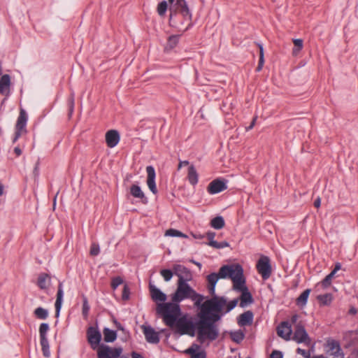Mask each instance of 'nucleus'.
Wrapping results in <instances>:
<instances>
[{
    "instance_id": "1",
    "label": "nucleus",
    "mask_w": 358,
    "mask_h": 358,
    "mask_svg": "<svg viewBox=\"0 0 358 358\" xmlns=\"http://www.w3.org/2000/svg\"><path fill=\"white\" fill-rule=\"evenodd\" d=\"M195 315V321L187 315L181 316V309L156 310L157 314L162 318L164 323L180 336L188 335L194 337L196 332V341L203 344L206 341H215L220 335L217 325L219 315L217 309L200 308Z\"/></svg>"
},
{
    "instance_id": "2",
    "label": "nucleus",
    "mask_w": 358,
    "mask_h": 358,
    "mask_svg": "<svg viewBox=\"0 0 358 358\" xmlns=\"http://www.w3.org/2000/svg\"><path fill=\"white\" fill-rule=\"evenodd\" d=\"M189 299L194 301V305L197 309L211 308L217 309L220 306L219 298L213 297L206 299L205 296L197 293L189 284L188 282L180 279L177 282V288L171 295V302L162 303L157 304L156 310L173 309L179 310L180 306L179 303L185 299Z\"/></svg>"
},
{
    "instance_id": "3",
    "label": "nucleus",
    "mask_w": 358,
    "mask_h": 358,
    "mask_svg": "<svg viewBox=\"0 0 358 358\" xmlns=\"http://www.w3.org/2000/svg\"><path fill=\"white\" fill-rule=\"evenodd\" d=\"M229 278L233 283V289L243 283H246L243 266L238 264H225L222 266L217 273H211L206 276L207 289L210 294H214L215 287L220 279Z\"/></svg>"
},
{
    "instance_id": "4",
    "label": "nucleus",
    "mask_w": 358,
    "mask_h": 358,
    "mask_svg": "<svg viewBox=\"0 0 358 358\" xmlns=\"http://www.w3.org/2000/svg\"><path fill=\"white\" fill-rule=\"evenodd\" d=\"M169 6V24L171 27L181 30V26L183 21H189L188 25L182 32L187 31L194 24L192 20V13L185 0H168Z\"/></svg>"
},
{
    "instance_id": "5",
    "label": "nucleus",
    "mask_w": 358,
    "mask_h": 358,
    "mask_svg": "<svg viewBox=\"0 0 358 358\" xmlns=\"http://www.w3.org/2000/svg\"><path fill=\"white\" fill-rule=\"evenodd\" d=\"M87 342L90 345L92 350H97V357L100 358V355L106 352V348H110V352H108L110 357L113 354L114 349H120L121 353H122L123 349L122 347L112 348L108 345L101 343V334L99 331L98 322H96L95 326H90L87 329Z\"/></svg>"
},
{
    "instance_id": "6",
    "label": "nucleus",
    "mask_w": 358,
    "mask_h": 358,
    "mask_svg": "<svg viewBox=\"0 0 358 358\" xmlns=\"http://www.w3.org/2000/svg\"><path fill=\"white\" fill-rule=\"evenodd\" d=\"M256 268L264 280H268L272 273L271 259L268 256L262 255L256 264Z\"/></svg>"
},
{
    "instance_id": "7",
    "label": "nucleus",
    "mask_w": 358,
    "mask_h": 358,
    "mask_svg": "<svg viewBox=\"0 0 358 358\" xmlns=\"http://www.w3.org/2000/svg\"><path fill=\"white\" fill-rule=\"evenodd\" d=\"M211 298L217 297L219 298V302H220V306L217 308V314L219 315V320H217V322L222 319V316L232 310L238 304V298L234 299L227 303V299L224 296H220L217 295L215 293L214 294H210Z\"/></svg>"
},
{
    "instance_id": "8",
    "label": "nucleus",
    "mask_w": 358,
    "mask_h": 358,
    "mask_svg": "<svg viewBox=\"0 0 358 358\" xmlns=\"http://www.w3.org/2000/svg\"><path fill=\"white\" fill-rule=\"evenodd\" d=\"M292 339L297 343H304L307 346L311 345V339L301 322L296 324Z\"/></svg>"
},
{
    "instance_id": "9",
    "label": "nucleus",
    "mask_w": 358,
    "mask_h": 358,
    "mask_svg": "<svg viewBox=\"0 0 358 358\" xmlns=\"http://www.w3.org/2000/svg\"><path fill=\"white\" fill-rule=\"evenodd\" d=\"M234 289L241 293L240 297L238 298V300H240L239 305L241 308H245L247 306L254 303L253 296L251 292L249 291L248 287L246 286V283H243Z\"/></svg>"
},
{
    "instance_id": "10",
    "label": "nucleus",
    "mask_w": 358,
    "mask_h": 358,
    "mask_svg": "<svg viewBox=\"0 0 358 358\" xmlns=\"http://www.w3.org/2000/svg\"><path fill=\"white\" fill-rule=\"evenodd\" d=\"M228 180L224 178H217L212 180L207 186V192L210 194H216L226 190Z\"/></svg>"
},
{
    "instance_id": "11",
    "label": "nucleus",
    "mask_w": 358,
    "mask_h": 358,
    "mask_svg": "<svg viewBox=\"0 0 358 358\" xmlns=\"http://www.w3.org/2000/svg\"><path fill=\"white\" fill-rule=\"evenodd\" d=\"M141 329L145 335V340L151 344H158L160 341L159 333L150 325H142Z\"/></svg>"
},
{
    "instance_id": "12",
    "label": "nucleus",
    "mask_w": 358,
    "mask_h": 358,
    "mask_svg": "<svg viewBox=\"0 0 358 358\" xmlns=\"http://www.w3.org/2000/svg\"><path fill=\"white\" fill-rule=\"evenodd\" d=\"M173 270L174 271L175 275L178 278V280L182 279L185 280V282H189L192 280V272L186 266L182 264H173Z\"/></svg>"
},
{
    "instance_id": "13",
    "label": "nucleus",
    "mask_w": 358,
    "mask_h": 358,
    "mask_svg": "<svg viewBox=\"0 0 358 358\" xmlns=\"http://www.w3.org/2000/svg\"><path fill=\"white\" fill-rule=\"evenodd\" d=\"M147 172V185L151 192L156 195L158 193V190L157 188L155 178H156V172L155 169L152 166H148L146 167Z\"/></svg>"
},
{
    "instance_id": "14",
    "label": "nucleus",
    "mask_w": 358,
    "mask_h": 358,
    "mask_svg": "<svg viewBox=\"0 0 358 358\" xmlns=\"http://www.w3.org/2000/svg\"><path fill=\"white\" fill-rule=\"evenodd\" d=\"M277 334L279 337L285 341L290 340L292 334V326L289 321H283L280 323L276 329Z\"/></svg>"
},
{
    "instance_id": "15",
    "label": "nucleus",
    "mask_w": 358,
    "mask_h": 358,
    "mask_svg": "<svg viewBox=\"0 0 358 358\" xmlns=\"http://www.w3.org/2000/svg\"><path fill=\"white\" fill-rule=\"evenodd\" d=\"M184 353L190 356L191 358H206L207 354L200 345L192 343L189 348L184 351Z\"/></svg>"
},
{
    "instance_id": "16",
    "label": "nucleus",
    "mask_w": 358,
    "mask_h": 358,
    "mask_svg": "<svg viewBox=\"0 0 358 358\" xmlns=\"http://www.w3.org/2000/svg\"><path fill=\"white\" fill-rule=\"evenodd\" d=\"M149 290L152 299L158 303H166L167 296L160 289L152 285L151 282L149 284Z\"/></svg>"
},
{
    "instance_id": "17",
    "label": "nucleus",
    "mask_w": 358,
    "mask_h": 358,
    "mask_svg": "<svg viewBox=\"0 0 358 358\" xmlns=\"http://www.w3.org/2000/svg\"><path fill=\"white\" fill-rule=\"evenodd\" d=\"M130 194L135 199H139L141 203L147 205L148 199L138 184H132L129 188Z\"/></svg>"
},
{
    "instance_id": "18",
    "label": "nucleus",
    "mask_w": 358,
    "mask_h": 358,
    "mask_svg": "<svg viewBox=\"0 0 358 358\" xmlns=\"http://www.w3.org/2000/svg\"><path fill=\"white\" fill-rule=\"evenodd\" d=\"M106 143L108 148L115 147L120 140V135L117 130L110 129L106 133Z\"/></svg>"
},
{
    "instance_id": "19",
    "label": "nucleus",
    "mask_w": 358,
    "mask_h": 358,
    "mask_svg": "<svg viewBox=\"0 0 358 358\" xmlns=\"http://www.w3.org/2000/svg\"><path fill=\"white\" fill-rule=\"evenodd\" d=\"M327 345L329 347V351L331 352V355L335 358H344L345 354L338 341L333 339L328 341Z\"/></svg>"
},
{
    "instance_id": "20",
    "label": "nucleus",
    "mask_w": 358,
    "mask_h": 358,
    "mask_svg": "<svg viewBox=\"0 0 358 358\" xmlns=\"http://www.w3.org/2000/svg\"><path fill=\"white\" fill-rule=\"evenodd\" d=\"M254 313L251 310H247L238 315L237 323L240 327L250 326L252 324Z\"/></svg>"
},
{
    "instance_id": "21",
    "label": "nucleus",
    "mask_w": 358,
    "mask_h": 358,
    "mask_svg": "<svg viewBox=\"0 0 358 358\" xmlns=\"http://www.w3.org/2000/svg\"><path fill=\"white\" fill-rule=\"evenodd\" d=\"M27 115L26 111L21 108L19 116L17 120L15 130L19 131L22 133H27L26 125L27 122Z\"/></svg>"
},
{
    "instance_id": "22",
    "label": "nucleus",
    "mask_w": 358,
    "mask_h": 358,
    "mask_svg": "<svg viewBox=\"0 0 358 358\" xmlns=\"http://www.w3.org/2000/svg\"><path fill=\"white\" fill-rule=\"evenodd\" d=\"M64 297V291H63V283L62 282H59L58 287H57V293L56 301L55 303V317H59L60 314V310L62 306Z\"/></svg>"
},
{
    "instance_id": "23",
    "label": "nucleus",
    "mask_w": 358,
    "mask_h": 358,
    "mask_svg": "<svg viewBox=\"0 0 358 358\" xmlns=\"http://www.w3.org/2000/svg\"><path fill=\"white\" fill-rule=\"evenodd\" d=\"M11 85L10 76L8 74L2 75L0 78V94L8 96Z\"/></svg>"
},
{
    "instance_id": "24",
    "label": "nucleus",
    "mask_w": 358,
    "mask_h": 358,
    "mask_svg": "<svg viewBox=\"0 0 358 358\" xmlns=\"http://www.w3.org/2000/svg\"><path fill=\"white\" fill-rule=\"evenodd\" d=\"M187 179L189 182L194 186L198 183L199 175L194 165H190L188 168Z\"/></svg>"
},
{
    "instance_id": "25",
    "label": "nucleus",
    "mask_w": 358,
    "mask_h": 358,
    "mask_svg": "<svg viewBox=\"0 0 358 358\" xmlns=\"http://www.w3.org/2000/svg\"><path fill=\"white\" fill-rule=\"evenodd\" d=\"M103 340L106 343H113L117 337V331L112 330L108 327H104L103 329Z\"/></svg>"
},
{
    "instance_id": "26",
    "label": "nucleus",
    "mask_w": 358,
    "mask_h": 358,
    "mask_svg": "<svg viewBox=\"0 0 358 358\" xmlns=\"http://www.w3.org/2000/svg\"><path fill=\"white\" fill-rule=\"evenodd\" d=\"M311 292L310 289H305L299 296L296 299V303L299 307L303 308L305 306L308 302V299Z\"/></svg>"
},
{
    "instance_id": "27",
    "label": "nucleus",
    "mask_w": 358,
    "mask_h": 358,
    "mask_svg": "<svg viewBox=\"0 0 358 358\" xmlns=\"http://www.w3.org/2000/svg\"><path fill=\"white\" fill-rule=\"evenodd\" d=\"M229 334L231 341L238 344L241 343L245 338V333L241 329L231 331Z\"/></svg>"
},
{
    "instance_id": "28",
    "label": "nucleus",
    "mask_w": 358,
    "mask_h": 358,
    "mask_svg": "<svg viewBox=\"0 0 358 358\" xmlns=\"http://www.w3.org/2000/svg\"><path fill=\"white\" fill-rule=\"evenodd\" d=\"M225 225L223 217L218 215L213 218L210 221V226L215 229H221Z\"/></svg>"
},
{
    "instance_id": "29",
    "label": "nucleus",
    "mask_w": 358,
    "mask_h": 358,
    "mask_svg": "<svg viewBox=\"0 0 358 358\" xmlns=\"http://www.w3.org/2000/svg\"><path fill=\"white\" fill-rule=\"evenodd\" d=\"M50 280V275L46 273H41L39 274L37 280V285L41 289H45L47 288L46 281Z\"/></svg>"
},
{
    "instance_id": "30",
    "label": "nucleus",
    "mask_w": 358,
    "mask_h": 358,
    "mask_svg": "<svg viewBox=\"0 0 358 358\" xmlns=\"http://www.w3.org/2000/svg\"><path fill=\"white\" fill-rule=\"evenodd\" d=\"M83 306H82V315L84 319H87L90 306L89 305L87 297L85 295H82Z\"/></svg>"
},
{
    "instance_id": "31",
    "label": "nucleus",
    "mask_w": 358,
    "mask_h": 358,
    "mask_svg": "<svg viewBox=\"0 0 358 358\" xmlns=\"http://www.w3.org/2000/svg\"><path fill=\"white\" fill-rule=\"evenodd\" d=\"M181 35H171L169 36L166 48L173 49L179 43Z\"/></svg>"
},
{
    "instance_id": "32",
    "label": "nucleus",
    "mask_w": 358,
    "mask_h": 358,
    "mask_svg": "<svg viewBox=\"0 0 358 358\" xmlns=\"http://www.w3.org/2000/svg\"><path fill=\"white\" fill-rule=\"evenodd\" d=\"M257 45L259 49V58L258 65L256 68V71L259 72L262 69L264 64V52L263 45L261 43H257Z\"/></svg>"
},
{
    "instance_id": "33",
    "label": "nucleus",
    "mask_w": 358,
    "mask_h": 358,
    "mask_svg": "<svg viewBox=\"0 0 358 358\" xmlns=\"http://www.w3.org/2000/svg\"><path fill=\"white\" fill-rule=\"evenodd\" d=\"M34 315L40 320H45L48 317V311L43 307H38L34 310Z\"/></svg>"
},
{
    "instance_id": "34",
    "label": "nucleus",
    "mask_w": 358,
    "mask_h": 358,
    "mask_svg": "<svg viewBox=\"0 0 358 358\" xmlns=\"http://www.w3.org/2000/svg\"><path fill=\"white\" fill-rule=\"evenodd\" d=\"M40 343L41 345L43 355L46 358H49L50 356V352L48 340L40 339Z\"/></svg>"
},
{
    "instance_id": "35",
    "label": "nucleus",
    "mask_w": 358,
    "mask_h": 358,
    "mask_svg": "<svg viewBox=\"0 0 358 358\" xmlns=\"http://www.w3.org/2000/svg\"><path fill=\"white\" fill-rule=\"evenodd\" d=\"M317 300L322 304V305H329L332 301V294H320L317 296Z\"/></svg>"
},
{
    "instance_id": "36",
    "label": "nucleus",
    "mask_w": 358,
    "mask_h": 358,
    "mask_svg": "<svg viewBox=\"0 0 358 358\" xmlns=\"http://www.w3.org/2000/svg\"><path fill=\"white\" fill-rule=\"evenodd\" d=\"M167 9H168V3L166 1L164 0L158 3L157 8V11L159 16L163 17L165 15V14L167 11Z\"/></svg>"
},
{
    "instance_id": "37",
    "label": "nucleus",
    "mask_w": 358,
    "mask_h": 358,
    "mask_svg": "<svg viewBox=\"0 0 358 358\" xmlns=\"http://www.w3.org/2000/svg\"><path fill=\"white\" fill-rule=\"evenodd\" d=\"M110 348H107L106 352L104 354L100 355V358H118L120 356L121 350L120 349H114L113 354H111V357L109 356L108 352H110Z\"/></svg>"
},
{
    "instance_id": "38",
    "label": "nucleus",
    "mask_w": 358,
    "mask_h": 358,
    "mask_svg": "<svg viewBox=\"0 0 358 358\" xmlns=\"http://www.w3.org/2000/svg\"><path fill=\"white\" fill-rule=\"evenodd\" d=\"M160 274L166 282L170 281L173 275H175L174 271L173 269L171 270L168 268L162 269L160 271Z\"/></svg>"
},
{
    "instance_id": "39",
    "label": "nucleus",
    "mask_w": 358,
    "mask_h": 358,
    "mask_svg": "<svg viewBox=\"0 0 358 358\" xmlns=\"http://www.w3.org/2000/svg\"><path fill=\"white\" fill-rule=\"evenodd\" d=\"M50 329L49 324L48 323H41L39 327V334L40 339H48L47 333Z\"/></svg>"
},
{
    "instance_id": "40",
    "label": "nucleus",
    "mask_w": 358,
    "mask_h": 358,
    "mask_svg": "<svg viewBox=\"0 0 358 358\" xmlns=\"http://www.w3.org/2000/svg\"><path fill=\"white\" fill-rule=\"evenodd\" d=\"M294 47L292 50L293 55H296L303 48V41L301 38H296L293 40Z\"/></svg>"
},
{
    "instance_id": "41",
    "label": "nucleus",
    "mask_w": 358,
    "mask_h": 358,
    "mask_svg": "<svg viewBox=\"0 0 358 358\" xmlns=\"http://www.w3.org/2000/svg\"><path fill=\"white\" fill-rule=\"evenodd\" d=\"M335 274L331 271L326 277L322 280V286L324 288H327L329 287L331 284L332 278L334 277Z\"/></svg>"
},
{
    "instance_id": "42",
    "label": "nucleus",
    "mask_w": 358,
    "mask_h": 358,
    "mask_svg": "<svg viewBox=\"0 0 358 358\" xmlns=\"http://www.w3.org/2000/svg\"><path fill=\"white\" fill-rule=\"evenodd\" d=\"M124 280L123 278L120 276H116L112 278L110 286L111 288L115 290L117 288V287L122 284H123Z\"/></svg>"
},
{
    "instance_id": "43",
    "label": "nucleus",
    "mask_w": 358,
    "mask_h": 358,
    "mask_svg": "<svg viewBox=\"0 0 358 358\" xmlns=\"http://www.w3.org/2000/svg\"><path fill=\"white\" fill-rule=\"evenodd\" d=\"M67 104H68V107H69V115H71L72 113H73L74 105H75V99H74V94L73 93L71 94V95L69 96L68 100H67Z\"/></svg>"
},
{
    "instance_id": "44",
    "label": "nucleus",
    "mask_w": 358,
    "mask_h": 358,
    "mask_svg": "<svg viewBox=\"0 0 358 358\" xmlns=\"http://www.w3.org/2000/svg\"><path fill=\"white\" fill-rule=\"evenodd\" d=\"M130 294H131L130 288L129 287L127 284H124L123 290H122V299L123 301L128 300L129 299Z\"/></svg>"
},
{
    "instance_id": "45",
    "label": "nucleus",
    "mask_w": 358,
    "mask_h": 358,
    "mask_svg": "<svg viewBox=\"0 0 358 358\" xmlns=\"http://www.w3.org/2000/svg\"><path fill=\"white\" fill-rule=\"evenodd\" d=\"M113 322L117 329L120 331H121L124 334H127V336H129V331L127 330L120 322H119L115 317L113 318Z\"/></svg>"
},
{
    "instance_id": "46",
    "label": "nucleus",
    "mask_w": 358,
    "mask_h": 358,
    "mask_svg": "<svg viewBox=\"0 0 358 358\" xmlns=\"http://www.w3.org/2000/svg\"><path fill=\"white\" fill-rule=\"evenodd\" d=\"M100 252V248L99 244L93 243L91 245L90 254L91 256H97Z\"/></svg>"
},
{
    "instance_id": "47",
    "label": "nucleus",
    "mask_w": 358,
    "mask_h": 358,
    "mask_svg": "<svg viewBox=\"0 0 358 358\" xmlns=\"http://www.w3.org/2000/svg\"><path fill=\"white\" fill-rule=\"evenodd\" d=\"M212 247L216 249H221L224 248H227L229 246V243L227 241H222V242H212Z\"/></svg>"
},
{
    "instance_id": "48",
    "label": "nucleus",
    "mask_w": 358,
    "mask_h": 358,
    "mask_svg": "<svg viewBox=\"0 0 358 358\" xmlns=\"http://www.w3.org/2000/svg\"><path fill=\"white\" fill-rule=\"evenodd\" d=\"M296 351L297 354L302 355L305 358H310V350H306L298 348Z\"/></svg>"
},
{
    "instance_id": "49",
    "label": "nucleus",
    "mask_w": 358,
    "mask_h": 358,
    "mask_svg": "<svg viewBox=\"0 0 358 358\" xmlns=\"http://www.w3.org/2000/svg\"><path fill=\"white\" fill-rule=\"evenodd\" d=\"M180 231L175 229H169L166 231L165 235L171 237H178Z\"/></svg>"
},
{
    "instance_id": "50",
    "label": "nucleus",
    "mask_w": 358,
    "mask_h": 358,
    "mask_svg": "<svg viewBox=\"0 0 358 358\" xmlns=\"http://www.w3.org/2000/svg\"><path fill=\"white\" fill-rule=\"evenodd\" d=\"M206 236L207 237L208 240V243H207L208 245L212 247V242H215L216 241L214 240V238L215 236V233L213 231H208L206 234Z\"/></svg>"
},
{
    "instance_id": "51",
    "label": "nucleus",
    "mask_w": 358,
    "mask_h": 358,
    "mask_svg": "<svg viewBox=\"0 0 358 358\" xmlns=\"http://www.w3.org/2000/svg\"><path fill=\"white\" fill-rule=\"evenodd\" d=\"M270 358H283V353L278 350H273L270 355Z\"/></svg>"
},
{
    "instance_id": "52",
    "label": "nucleus",
    "mask_w": 358,
    "mask_h": 358,
    "mask_svg": "<svg viewBox=\"0 0 358 358\" xmlns=\"http://www.w3.org/2000/svg\"><path fill=\"white\" fill-rule=\"evenodd\" d=\"M23 133L19 131L15 130L14 137L12 140L13 143H15L17 141V140L21 137Z\"/></svg>"
},
{
    "instance_id": "53",
    "label": "nucleus",
    "mask_w": 358,
    "mask_h": 358,
    "mask_svg": "<svg viewBox=\"0 0 358 358\" xmlns=\"http://www.w3.org/2000/svg\"><path fill=\"white\" fill-rule=\"evenodd\" d=\"M256 120H257V117H255L252 118L250 125L246 127V131L251 130L254 127V126L255 125V123H256Z\"/></svg>"
},
{
    "instance_id": "54",
    "label": "nucleus",
    "mask_w": 358,
    "mask_h": 358,
    "mask_svg": "<svg viewBox=\"0 0 358 358\" xmlns=\"http://www.w3.org/2000/svg\"><path fill=\"white\" fill-rule=\"evenodd\" d=\"M131 358H144L141 354L136 352L135 351H133L131 353Z\"/></svg>"
},
{
    "instance_id": "55",
    "label": "nucleus",
    "mask_w": 358,
    "mask_h": 358,
    "mask_svg": "<svg viewBox=\"0 0 358 358\" xmlns=\"http://www.w3.org/2000/svg\"><path fill=\"white\" fill-rule=\"evenodd\" d=\"M314 206L317 208H320V205H321V199L320 197H317L315 201H314Z\"/></svg>"
},
{
    "instance_id": "56",
    "label": "nucleus",
    "mask_w": 358,
    "mask_h": 358,
    "mask_svg": "<svg viewBox=\"0 0 358 358\" xmlns=\"http://www.w3.org/2000/svg\"><path fill=\"white\" fill-rule=\"evenodd\" d=\"M341 268V264L338 262H337L335 264L334 268L331 271L334 274L336 273V272Z\"/></svg>"
},
{
    "instance_id": "57",
    "label": "nucleus",
    "mask_w": 358,
    "mask_h": 358,
    "mask_svg": "<svg viewBox=\"0 0 358 358\" xmlns=\"http://www.w3.org/2000/svg\"><path fill=\"white\" fill-rule=\"evenodd\" d=\"M22 150L18 147H15L14 148V153L16 155L17 157H19L22 155Z\"/></svg>"
},
{
    "instance_id": "58",
    "label": "nucleus",
    "mask_w": 358,
    "mask_h": 358,
    "mask_svg": "<svg viewBox=\"0 0 358 358\" xmlns=\"http://www.w3.org/2000/svg\"><path fill=\"white\" fill-rule=\"evenodd\" d=\"M357 310L355 307H352L349 310V314H350V315H355V314H357Z\"/></svg>"
},
{
    "instance_id": "59",
    "label": "nucleus",
    "mask_w": 358,
    "mask_h": 358,
    "mask_svg": "<svg viewBox=\"0 0 358 358\" xmlns=\"http://www.w3.org/2000/svg\"><path fill=\"white\" fill-rule=\"evenodd\" d=\"M298 317H299V316H298V315H296V314H295V315H292V317H291V321H292V323H295V322H296V321H297V320H298Z\"/></svg>"
},
{
    "instance_id": "60",
    "label": "nucleus",
    "mask_w": 358,
    "mask_h": 358,
    "mask_svg": "<svg viewBox=\"0 0 358 358\" xmlns=\"http://www.w3.org/2000/svg\"><path fill=\"white\" fill-rule=\"evenodd\" d=\"M194 238H198V239H202L205 237L204 235H201V234H192Z\"/></svg>"
},
{
    "instance_id": "61",
    "label": "nucleus",
    "mask_w": 358,
    "mask_h": 358,
    "mask_svg": "<svg viewBox=\"0 0 358 358\" xmlns=\"http://www.w3.org/2000/svg\"><path fill=\"white\" fill-rule=\"evenodd\" d=\"M190 262H192L193 264H194L195 265H196L199 268H201L202 265H201V264L200 262H196V261H194L193 259L191 260Z\"/></svg>"
},
{
    "instance_id": "62",
    "label": "nucleus",
    "mask_w": 358,
    "mask_h": 358,
    "mask_svg": "<svg viewBox=\"0 0 358 358\" xmlns=\"http://www.w3.org/2000/svg\"><path fill=\"white\" fill-rule=\"evenodd\" d=\"M178 237H180V238H187V235L183 234L182 231H180L179 232V234H178Z\"/></svg>"
},
{
    "instance_id": "63",
    "label": "nucleus",
    "mask_w": 358,
    "mask_h": 358,
    "mask_svg": "<svg viewBox=\"0 0 358 358\" xmlns=\"http://www.w3.org/2000/svg\"><path fill=\"white\" fill-rule=\"evenodd\" d=\"M182 164L187 165V164H189V162L188 161L180 162L179 163V166H178L179 169L181 167Z\"/></svg>"
},
{
    "instance_id": "64",
    "label": "nucleus",
    "mask_w": 358,
    "mask_h": 358,
    "mask_svg": "<svg viewBox=\"0 0 358 358\" xmlns=\"http://www.w3.org/2000/svg\"><path fill=\"white\" fill-rule=\"evenodd\" d=\"M313 358H325V357L323 355H319L314 356Z\"/></svg>"
}]
</instances>
